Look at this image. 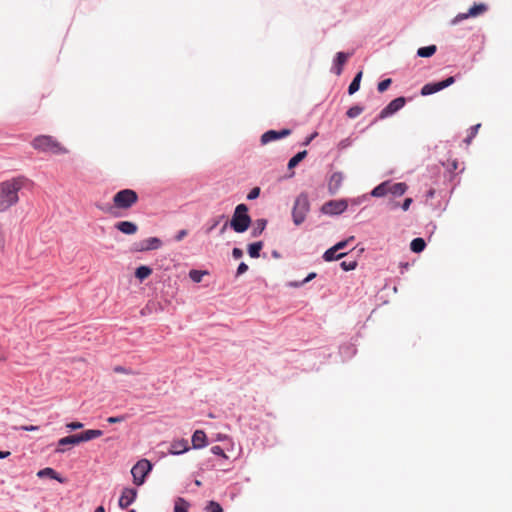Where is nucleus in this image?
Instances as JSON below:
<instances>
[{"instance_id":"1","label":"nucleus","mask_w":512,"mask_h":512,"mask_svg":"<svg viewBox=\"0 0 512 512\" xmlns=\"http://www.w3.org/2000/svg\"><path fill=\"white\" fill-rule=\"evenodd\" d=\"M25 178L17 177L0 183V212L6 211L19 201L18 192L22 189Z\"/></svg>"},{"instance_id":"2","label":"nucleus","mask_w":512,"mask_h":512,"mask_svg":"<svg viewBox=\"0 0 512 512\" xmlns=\"http://www.w3.org/2000/svg\"><path fill=\"white\" fill-rule=\"evenodd\" d=\"M138 201V194L132 189H123L118 191L113 196V205L108 207H101V210L105 213H109L114 216H119L116 210H128Z\"/></svg>"},{"instance_id":"3","label":"nucleus","mask_w":512,"mask_h":512,"mask_svg":"<svg viewBox=\"0 0 512 512\" xmlns=\"http://www.w3.org/2000/svg\"><path fill=\"white\" fill-rule=\"evenodd\" d=\"M32 147L41 152L65 154L68 150L60 142L48 135H40L33 139Z\"/></svg>"},{"instance_id":"4","label":"nucleus","mask_w":512,"mask_h":512,"mask_svg":"<svg viewBox=\"0 0 512 512\" xmlns=\"http://www.w3.org/2000/svg\"><path fill=\"white\" fill-rule=\"evenodd\" d=\"M250 224L251 217L248 215V207L245 204L237 205L230 221L231 228L236 233H243L249 228Z\"/></svg>"},{"instance_id":"5","label":"nucleus","mask_w":512,"mask_h":512,"mask_svg":"<svg viewBox=\"0 0 512 512\" xmlns=\"http://www.w3.org/2000/svg\"><path fill=\"white\" fill-rule=\"evenodd\" d=\"M309 207L310 205L306 195L301 194L296 198L292 210V217L295 225H300L304 222L309 211Z\"/></svg>"},{"instance_id":"6","label":"nucleus","mask_w":512,"mask_h":512,"mask_svg":"<svg viewBox=\"0 0 512 512\" xmlns=\"http://www.w3.org/2000/svg\"><path fill=\"white\" fill-rule=\"evenodd\" d=\"M151 469L152 465L147 459L138 461L131 469L134 484L137 486L142 485Z\"/></svg>"},{"instance_id":"7","label":"nucleus","mask_w":512,"mask_h":512,"mask_svg":"<svg viewBox=\"0 0 512 512\" xmlns=\"http://www.w3.org/2000/svg\"><path fill=\"white\" fill-rule=\"evenodd\" d=\"M455 82V78L453 76L448 77L447 79L437 82V83H427L421 89L422 96H428L434 94L444 88L449 87Z\"/></svg>"},{"instance_id":"8","label":"nucleus","mask_w":512,"mask_h":512,"mask_svg":"<svg viewBox=\"0 0 512 512\" xmlns=\"http://www.w3.org/2000/svg\"><path fill=\"white\" fill-rule=\"evenodd\" d=\"M162 246V241L157 237H150L142 241L136 242L133 245V249L136 252H145L151 250H157Z\"/></svg>"},{"instance_id":"9","label":"nucleus","mask_w":512,"mask_h":512,"mask_svg":"<svg viewBox=\"0 0 512 512\" xmlns=\"http://www.w3.org/2000/svg\"><path fill=\"white\" fill-rule=\"evenodd\" d=\"M347 207L346 200H331L322 206V212L329 215H338L343 213Z\"/></svg>"},{"instance_id":"10","label":"nucleus","mask_w":512,"mask_h":512,"mask_svg":"<svg viewBox=\"0 0 512 512\" xmlns=\"http://www.w3.org/2000/svg\"><path fill=\"white\" fill-rule=\"evenodd\" d=\"M406 99L404 97H398L392 100L378 115L379 119H385L404 107Z\"/></svg>"},{"instance_id":"11","label":"nucleus","mask_w":512,"mask_h":512,"mask_svg":"<svg viewBox=\"0 0 512 512\" xmlns=\"http://www.w3.org/2000/svg\"><path fill=\"white\" fill-rule=\"evenodd\" d=\"M291 134L290 129H282L281 131L269 130L262 134L261 136V144L266 145L272 141L279 140L281 138L287 137Z\"/></svg>"},{"instance_id":"12","label":"nucleus","mask_w":512,"mask_h":512,"mask_svg":"<svg viewBox=\"0 0 512 512\" xmlns=\"http://www.w3.org/2000/svg\"><path fill=\"white\" fill-rule=\"evenodd\" d=\"M137 496V490L133 488H125L119 498V507L121 509L127 508L131 505Z\"/></svg>"},{"instance_id":"13","label":"nucleus","mask_w":512,"mask_h":512,"mask_svg":"<svg viewBox=\"0 0 512 512\" xmlns=\"http://www.w3.org/2000/svg\"><path fill=\"white\" fill-rule=\"evenodd\" d=\"M189 450L186 439H177L171 442L168 452L173 455H179Z\"/></svg>"},{"instance_id":"14","label":"nucleus","mask_w":512,"mask_h":512,"mask_svg":"<svg viewBox=\"0 0 512 512\" xmlns=\"http://www.w3.org/2000/svg\"><path fill=\"white\" fill-rule=\"evenodd\" d=\"M344 180V175L341 172H335L330 176L328 181V189L331 194H335L338 192L340 187L342 186V182Z\"/></svg>"},{"instance_id":"15","label":"nucleus","mask_w":512,"mask_h":512,"mask_svg":"<svg viewBox=\"0 0 512 512\" xmlns=\"http://www.w3.org/2000/svg\"><path fill=\"white\" fill-rule=\"evenodd\" d=\"M81 443L78 434L70 435L67 437H63L58 441V447L56 448L57 453H64L66 449L64 448L67 445H77Z\"/></svg>"},{"instance_id":"16","label":"nucleus","mask_w":512,"mask_h":512,"mask_svg":"<svg viewBox=\"0 0 512 512\" xmlns=\"http://www.w3.org/2000/svg\"><path fill=\"white\" fill-rule=\"evenodd\" d=\"M115 228L126 235H134L138 231V226L131 221L117 222Z\"/></svg>"},{"instance_id":"17","label":"nucleus","mask_w":512,"mask_h":512,"mask_svg":"<svg viewBox=\"0 0 512 512\" xmlns=\"http://www.w3.org/2000/svg\"><path fill=\"white\" fill-rule=\"evenodd\" d=\"M207 445V436L203 430H196L192 435V446L195 449L203 448Z\"/></svg>"},{"instance_id":"18","label":"nucleus","mask_w":512,"mask_h":512,"mask_svg":"<svg viewBox=\"0 0 512 512\" xmlns=\"http://www.w3.org/2000/svg\"><path fill=\"white\" fill-rule=\"evenodd\" d=\"M349 57H350V54L344 53V52H338L336 54L333 69L337 75H340L342 73L343 66L345 65V63L347 62Z\"/></svg>"},{"instance_id":"19","label":"nucleus","mask_w":512,"mask_h":512,"mask_svg":"<svg viewBox=\"0 0 512 512\" xmlns=\"http://www.w3.org/2000/svg\"><path fill=\"white\" fill-rule=\"evenodd\" d=\"M102 434H103V432L101 430L90 429V430H86L78 435H79L80 442H86V441H90L92 439L98 438V437L102 436Z\"/></svg>"},{"instance_id":"20","label":"nucleus","mask_w":512,"mask_h":512,"mask_svg":"<svg viewBox=\"0 0 512 512\" xmlns=\"http://www.w3.org/2000/svg\"><path fill=\"white\" fill-rule=\"evenodd\" d=\"M37 476L40 478L47 476V477H50L51 479L59 481L60 483L64 482V480L59 476V474L54 469H52L50 467H46V468L38 471Z\"/></svg>"},{"instance_id":"21","label":"nucleus","mask_w":512,"mask_h":512,"mask_svg":"<svg viewBox=\"0 0 512 512\" xmlns=\"http://www.w3.org/2000/svg\"><path fill=\"white\" fill-rule=\"evenodd\" d=\"M388 190H389V193H391L395 196H401L406 192L407 185L402 182H399V183H390L389 182Z\"/></svg>"},{"instance_id":"22","label":"nucleus","mask_w":512,"mask_h":512,"mask_svg":"<svg viewBox=\"0 0 512 512\" xmlns=\"http://www.w3.org/2000/svg\"><path fill=\"white\" fill-rule=\"evenodd\" d=\"M388 188H389V181L383 182V183L379 184L378 186H376L372 190L371 195L374 197H383L389 193Z\"/></svg>"},{"instance_id":"23","label":"nucleus","mask_w":512,"mask_h":512,"mask_svg":"<svg viewBox=\"0 0 512 512\" xmlns=\"http://www.w3.org/2000/svg\"><path fill=\"white\" fill-rule=\"evenodd\" d=\"M152 274V269L148 266H140L135 271V277L139 279L140 281H143L144 279L148 278Z\"/></svg>"},{"instance_id":"24","label":"nucleus","mask_w":512,"mask_h":512,"mask_svg":"<svg viewBox=\"0 0 512 512\" xmlns=\"http://www.w3.org/2000/svg\"><path fill=\"white\" fill-rule=\"evenodd\" d=\"M263 248V243L261 241L252 243L248 246V254L252 258H258L260 256V251Z\"/></svg>"},{"instance_id":"25","label":"nucleus","mask_w":512,"mask_h":512,"mask_svg":"<svg viewBox=\"0 0 512 512\" xmlns=\"http://www.w3.org/2000/svg\"><path fill=\"white\" fill-rule=\"evenodd\" d=\"M307 156V151L303 150L298 152L295 156H293L288 162V169L295 168L305 157Z\"/></svg>"},{"instance_id":"26","label":"nucleus","mask_w":512,"mask_h":512,"mask_svg":"<svg viewBox=\"0 0 512 512\" xmlns=\"http://www.w3.org/2000/svg\"><path fill=\"white\" fill-rule=\"evenodd\" d=\"M436 50H437V47L435 45L421 47L417 50V55L419 57H424V58L431 57L435 54Z\"/></svg>"},{"instance_id":"27","label":"nucleus","mask_w":512,"mask_h":512,"mask_svg":"<svg viewBox=\"0 0 512 512\" xmlns=\"http://www.w3.org/2000/svg\"><path fill=\"white\" fill-rule=\"evenodd\" d=\"M426 247V243L422 238H415L411 241L410 249L415 253L422 252Z\"/></svg>"},{"instance_id":"28","label":"nucleus","mask_w":512,"mask_h":512,"mask_svg":"<svg viewBox=\"0 0 512 512\" xmlns=\"http://www.w3.org/2000/svg\"><path fill=\"white\" fill-rule=\"evenodd\" d=\"M337 252H338L337 250H334V247H331L325 251V253L323 255V259L325 261L329 262V261L340 259L345 255V253L336 254Z\"/></svg>"},{"instance_id":"29","label":"nucleus","mask_w":512,"mask_h":512,"mask_svg":"<svg viewBox=\"0 0 512 512\" xmlns=\"http://www.w3.org/2000/svg\"><path fill=\"white\" fill-rule=\"evenodd\" d=\"M361 78H362V71L358 72L356 74V76L354 77V79L352 80V82L350 83V85L348 87V93L350 95L354 94L355 92H357L359 90Z\"/></svg>"},{"instance_id":"30","label":"nucleus","mask_w":512,"mask_h":512,"mask_svg":"<svg viewBox=\"0 0 512 512\" xmlns=\"http://www.w3.org/2000/svg\"><path fill=\"white\" fill-rule=\"evenodd\" d=\"M266 224H267V221L265 219H258L255 222L254 228L251 232L252 236L257 237L260 234H262V232L264 231V229L266 227Z\"/></svg>"},{"instance_id":"31","label":"nucleus","mask_w":512,"mask_h":512,"mask_svg":"<svg viewBox=\"0 0 512 512\" xmlns=\"http://www.w3.org/2000/svg\"><path fill=\"white\" fill-rule=\"evenodd\" d=\"M487 10V6L483 3L474 4L468 11L471 17H476L481 15Z\"/></svg>"},{"instance_id":"32","label":"nucleus","mask_w":512,"mask_h":512,"mask_svg":"<svg viewBox=\"0 0 512 512\" xmlns=\"http://www.w3.org/2000/svg\"><path fill=\"white\" fill-rule=\"evenodd\" d=\"M206 274H208L207 271L192 269L189 272V277L193 282L200 283L202 281L203 276Z\"/></svg>"},{"instance_id":"33","label":"nucleus","mask_w":512,"mask_h":512,"mask_svg":"<svg viewBox=\"0 0 512 512\" xmlns=\"http://www.w3.org/2000/svg\"><path fill=\"white\" fill-rule=\"evenodd\" d=\"M174 512H188V503L184 499L179 498L175 503Z\"/></svg>"},{"instance_id":"34","label":"nucleus","mask_w":512,"mask_h":512,"mask_svg":"<svg viewBox=\"0 0 512 512\" xmlns=\"http://www.w3.org/2000/svg\"><path fill=\"white\" fill-rule=\"evenodd\" d=\"M206 512H223L221 505L216 501H209L205 507Z\"/></svg>"},{"instance_id":"35","label":"nucleus","mask_w":512,"mask_h":512,"mask_svg":"<svg viewBox=\"0 0 512 512\" xmlns=\"http://www.w3.org/2000/svg\"><path fill=\"white\" fill-rule=\"evenodd\" d=\"M363 112V108L361 106L355 105L349 108L346 112L347 117L356 118Z\"/></svg>"},{"instance_id":"36","label":"nucleus","mask_w":512,"mask_h":512,"mask_svg":"<svg viewBox=\"0 0 512 512\" xmlns=\"http://www.w3.org/2000/svg\"><path fill=\"white\" fill-rule=\"evenodd\" d=\"M480 124H476V125H473L471 128H470V132H469V135L467 136V138L464 140L467 144H470L472 139L476 136V134L478 133V130L480 128Z\"/></svg>"},{"instance_id":"37","label":"nucleus","mask_w":512,"mask_h":512,"mask_svg":"<svg viewBox=\"0 0 512 512\" xmlns=\"http://www.w3.org/2000/svg\"><path fill=\"white\" fill-rule=\"evenodd\" d=\"M391 82L392 81H391L390 78L385 79V80L379 82L378 86H377L378 91L380 93H383L384 91H386L389 88V86L391 85Z\"/></svg>"},{"instance_id":"38","label":"nucleus","mask_w":512,"mask_h":512,"mask_svg":"<svg viewBox=\"0 0 512 512\" xmlns=\"http://www.w3.org/2000/svg\"><path fill=\"white\" fill-rule=\"evenodd\" d=\"M341 268L344 270V271H350V270H354L357 266V262L356 261H343L341 262L340 264Z\"/></svg>"},{"instance_id":"39","label":"nucleus","mask_w":512,"mask_h":512,"mask_svg":"<svg viewBox=\"0 0 512 512\" xmlns=\"http://www.w3.org/2000/svg\"><path fill=\"white\" fill-rule=\"evenodd\" d=\"M353 240H354V236H350L348 239H346V240H344V241H340V242H338L336 245H334V246H333V247H334V250L339 251V250H341V249H344V248L348 245V243H349L350 241H353Z\"/></svg>"},{"instance_id":"40","label":"nucleus","mask_w":512,"mask_h":512,"mask_svg":"<svg viewBox=\"0 0 512 512\" xmlns=\"http://www.w3.org/2000/svg\"><path fill=\"white\" fill-rule=\"evenodd\" d=\"M113 370H114V372H115V373H120V374H128V375H134V374H136V373H135L134 371H132L131 369H127V368H125V367H123V366H119V365H118V366H115Z\"/></svg>"},{"instance_id":"41","label":"nucleus","mask_w":512,"mask_h":512,"mask_svg":"<svg viewBox=\"0 0 512 512\" xmlns=\"http://www.w3.org/2000/svg\"><path fill=\"white\" fill-rule=\"evenodd\" d=\"M211 452L214 454V455H217V456H220L224 459H227V455L225 454L224 450L220 447V446H213L211 448Z\"/></svg>"},{"instance_id":"42","label":"nucleus","mask_w":512,"mask_h":512,"mask_svg":"<svg viewBox=\"0 0 512 512\" xmlns=\"http://www.w3.org/2000/svg\"><path fill=\"white\" fill-rule=\"evenodd\" d=\"M260 195V188L259 187H254L253 189L250 190V192L248 193L247 195V199L248 200H254L256 198H258Z\"/></svg>"},{"instance_id":"43","label":"nucleus","mask_w":512,"mask_h":512,"mask_svg":"<svg viewBox=\"0 0 512 512\" xmlns=\"http://www.w3.org/2000/svg\"><path fill=\"white\" fill-rule=\"evenodd\" d=\"M471 17V15L469 14V11L467 13H460L458 14L453 20H452V24H457L459 23L460 21L462 20H465L467 18Z\"/></svg>"},{"instance_id":"44","label":"nucleus","mask_w":512,"mask_h":512,"mask_svg":"<svg viewBox=\"0 0 512 512\" xmlns=\"http://www.w3.org/2000/svg\"><path fill=\"white\" fill-rule=\"evenodd\" d=\"M125 419H126L125 416H115V417L107 418V422L110 424H115V423L123 422Z\"/></svg>"},{"instance_id":"45","label":"nucleus","mask_w":512,"mask_h":512,"mask_svg":"<svg viewBox=\"0 0 512 512\" xmlns=\"http://www.w3.org/2000/svg\"><path fill=\"white\" fill-rule=\"evenodd\" d=\"M247 270H248V265L244 262H241L237 268L236 275L240 276V275L244 274Z\"/></svg>"},{"instance_id":"46","label":"nucleus","mask_w":512,"mask_h":512,"mask_svg":"<svg viewBox=\"0 0 512 512\" xmlns=\"http://www.w3.org/2000/svg\"><path fill=\"white\" fill-rule=\"evenodd\" d=\"M66 427L70 430H78L83 427V424L81 422H70L66 424Z\"/></svg>"},{"instance_id":"47","label":"nucleus","mask_w":512,"mask_h":512,"mask_svg":"<svg viewBox=\"0 0 512 512\" xmlns=\"http://www.w3.org/2000/svg\"><path fill=\"white\" fill-rule=\"evenodd\" d=\"M188 235V231L185 230V229H182L180 231H178V233L175 235V240L177 242H180L181 240H183L186 236Z\"/></svg>"},{"instance_id":"48","label":"nucleus","mask_w":512,"mask_h":512,"mask_svg":"<svg viewBox=\"0 0 512 512\" xmlns=\"http://www.w3.org/2000/svg\"><path fill=\"white\" fill-rule=\"evenodd\" d=\"M232 256L234 259H240L243 256V251L240 248H233Z\"/></svg>"},{"instance_id":"49","label":"nucleus","mask_w":512,"mask_h":512,"mask_svg":"<svg viewBox=\"0 0 512 512\" xmlns=\"http://www.w3.org/2000/svg\"><path fill=\"white\" fill-rule=\"evenodd\" d=\"M21 430H24V431H36L38 430V426H34V425H23L20 427Z\"/></svg>"},{"instance_id":"50","label":"nucleus","mask_w":512,"mask_h":512,"mask_svg":"<svg viewBox=\"0 0 512 512\" xmlns=\"http://www.w3.org/2000/svg\"><path fill=\"white\" fill-rule=\"evenodd\" d=\"M411 203H412V199H411V198H406V199L404 200L403 204H402V209H403L404 211H407V210L409 209V207H410Z\"/></svg>"},{"instance_id":"51","label":"nucleus","mask_w":512,"mask_h":512,"mask_svg":"<svg viewBox=\"0 0 512 512\" xmlns=\"http://www.w3.org/2000/svg\"><path fill=\"white\" fill-rule=\"evenodd\" d=\"M317 136V133L311 134L309 137L306 138V140L303 142V145L307 146L310 144V142Z\"/></svg>"},{"instance_id":"52","label":"nucleus","mask_w":512,"mask_h":512,"mask_svg":"<svg viewBox=\"0 0 512 512\" xmlns=\"http://www.w3.org/2000/svg\"><path fill=\"white\" fill-rule=\"evenodd\" d=\"M315 277H316V273H314V272H313V273H310V274H309V275H308V276L303 280V282H302V283H303V284L308 283L309 281H311V280H312L313 278H315Z\"/></svg>"},{"instance_id":"53","label":"nucleus","mask_w":512,"mask_h":512,"mask_svg":"<svg viewBox=\"0 0 512 512\" xmlns=\"http://www.w3.org/2000/svg\"><path fill=\"white\" fill-rule=\"evenodd\" d=\"M10 451H1L0 450V459L7 458L10 455Z\"/></svg>"},{"instance_id":"54","label":"nucleus","mask_w":512,"mask_h":512,"mask_svg":"<svg viewBox=\"0 0 512 512\" xmlns=\"http://www.w3.org/2000/svg\"><path fill=\"white\" fill-rule=\"evenodd\" d=\"M349 145L348 139L343 140L339 143L340 148H346Z\"/></svg>"},{"instance_id":"55","label":"nucleus","mask_w":512,"mask_h":512,"mask_svg":"<svg viewBox=\"0 0 512 512\" xmlns=\"http://www.w3.org/2000/svg\"><path fill=\"white\" fill-rule=\"evenodd\" d=\"M218 225V221H216L208 230L207 232H211L214 228H216V226Z\"/></svg>"},{"instance_id":"56","label":"nucleus","mask_w":512,"mask_h":512,"mask_svg":"<svg viewBox=\"0 0 512 512\" xmlns=\"http://www.w3.org/2000/svg\"><path fill=\"white\" fill-rule=\"evenodd\" d=\"M95 512H105V509L103 506H99L96 508Z\"/></svg>"},{"instance_id":"57","label":"nucleus","mask_w":512,"mask_h":512,"mask_svg":"<svg viewBox=\"0 0 512 512\" xmlns=\"http://www.w3.org/2000/svg\"><path fill=\"white\" fill-rule=\"evenodd\" d=\"M227 228V223H225L221 229V233H224L225 229Z\"/></svg>"},{"instance_id":"58","label":"nucleus","mask_w":512,"mask_h":512,"mask_svg":"<svg viewBox=\"0 0 512 512\" xmlns=\"http://www.w3.org/2000/svg\"><path fill=\"white\" fill-rule=\"evenodd\" d=\"M129 512H135V510H133V509H132V510H130Z\"/></svg>"}]
</instances>
